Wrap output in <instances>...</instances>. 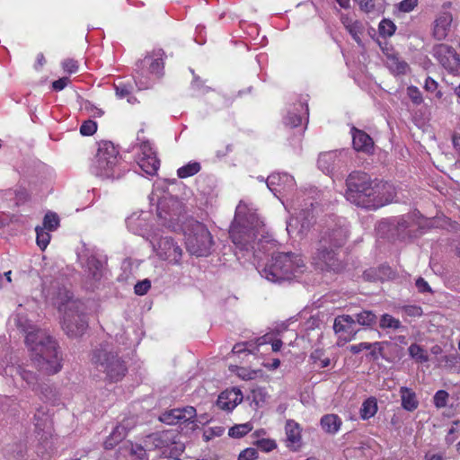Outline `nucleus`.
Here are the masks:
<instances>
[{"label":"nucleus","instance_id":"obj_7","mask_svg":"<svg viewBox=\"0 0 460 460\" xmlns=\"http://www.w3.org/2000/svg\"><path fill=\"white\" fill-rule=\"evenodd\" d=\"M119 162V150L114 144L111 141H102L99 144L91 172L103 179L119 178L122 175Z\"/></svg>","mask_w":460,"mask_h":460},{"label":"nucleus","instance_id":"obj_2","mask_svg":"<svg viewBox=\"0 0 460 460\" xmlns=\"http://www.w3.org/2000/svg\"><path fill=\"white\" fill-rule=\"evenodd\" d=\"M25 342L32 351V360L39 371L46 375L58 373L62 365V356L56 340L41 330L29 332Z\"/></svg>","mask_w":460,"mask_h":460},{"label":"nucleus","instance_id":"obj_12","mask_svg":"<svg viewBox=\"0 0 460 460\" xmlns=\"http://www.w3.org/2000/svg\"><path fill=\"white\" fill-rule=\"evenodd\" d=\"M137 163L146 174L154 176L157 173L160 168V160L148 141H143L140 144Z\"/></svg>","mask_w":460,"mask_h":460},{"label":"nucleus","instance_id":"obj_18","mask_svg":"<svg viewBox=\"0 0 460 460\" xmlns=\"http://www.w3.org/2000/svg\"><path fill=\"white\" fill-rule=\"evenodd\" d=\"M452 21L450 13H443L436 18L433 27V36L436 40H442L447 36Z\"/></svg>","mask_w":460,"mask_h":460},{"label":"nucleus","instance_id":"obj_40","mask_svg":"<svg viewBox=\"0 0 460 460\" xmlns=\"http://www.w3.org/2000/svg\"><path fill=\"white\" fill-rule=\"evenodd\" d=\"M448 397H449V394L446 390H438L433 397L434 405L438 409L446 407V405L447 403Z\"/></svg>","mask_w":460,"mask_h":460},{"label":"nucleus","instance_id":"obj_4","mask_svg":"<svg viewBox=\"0 0 460 460\" xmlns=\"http://www.w3.org/2000/svg\"><path fill=\"white\" fill-rule=\"evenodd\" d=\"M237 208L234 219L230 226L229 235L232 242L240 250H249L256 240L262 222L252 213H243Z\"/></svg>","mask_w":460,"mask_h":460},{"label":"nucleus","instance_id":"obj_29","mask_svg":"<svg viewBox=\"0 0 460 460\" xmlns=\"http://www.w3.org/2000/svg\"><path fill=\"white\" fill-rule=\"evenodd\" d=\"M379 326L383 330H398L402 327V323L398 319L394 318L391 314H384L380 318Z\"/></svg>","mask_w":460,"mask_h":460},{"label":"nucleus","instance_id":"obj_8","mask_svg":"<svg viewBox=\"0 0 460 460\" xmlns=\"http://www.w3.org/2000/svg\"><path fill=\"white\" fill-rule=\"evenodd\" d=\"M165 58V52L161 48H156L147 52L143 59L136 63V75H134L136 81H138L139 84L147 87L148 81L152 79V77L160 78L163 76Z\"/></svg>","mask_w":460,"mask_h":460},{"label":"nucleus","instance_id":"obj_59","mask_svg":"<svg viewBox=\"0 0 460 460\" xmlns=\"http://www.w3.org/2000/svg\"><path fill=\"white\" fill-rule=\"evenodd\" d=\"M116 94L119 98H125L130 94V89L128 86L119 84L115 85Z\"/></svg>","mask_w":460,"mask_h":460},{"label":"nucleus","instance_id":"obj_32","mask_svg":"<svg viewBox=\"0 0 460 460\" xmlns=\"http://www.w3.org/2000/svg\"><path fill=\"white\" fill-rule=\"evenodd\" d=\"M36 242L40 250L44 251L50 242V234L46 229L37 226L36 229Z\"/></svg>","mask_w":460,"mask_h":460},{"label":"nucleus","instance_id":"obj_5","mask_svg":"<svg viewBox=\"0 0 460 460\" xmlns=\"http://www.w3.org/2000/svg\"><path fill=\"white\" fill-rule=\"evenodd\" d=\"M305 268L304 259L294 252H278L273 254L271 262L263 269L264 277L271 282L291 279L303 273Z\"/></svg>","mask_w":460,"mask_h":460},{"label":"nucleus","instance_id":"obj_52","mask_svg":"<svg viewBox=\"0 0 460 460\" xmlns=\"http://www.w3.org/2000/svg\"><path fill=\"white\" fill-rule=\"evenodd\" d=\"M257 457V450L252 447H248L239 454L238 460H255Z\"/></svg>","mask_w":460,"mask_h":460},{"label":"nucleus","instance_id":"obj_47","mask_svg":"<svg viewBox=\"0 0 460 460\" xmlns=\"http://www.w3.org/2000/svg\"><path fill=\"white\" fill-rule=\"evenodd\" d=\"M284 123L290 128H296L302 124V117L295 112L289 111L285 118Z\"/></svg>","mask_w":460,"mask_h":460},{"label":"nucleus","instance_id":"obj_44","mask_svg":"<svg viewBox=\"0 0 460 460\" xmlns=\"http://www.w3.org/2000/svg\"><path fill=\"white\" fill-rule=\"evenodd\" d=\"M236 375L243 380H252L258 376L259 371L237 367Z\"/></svg>","mask_w":460,"mask_h":460},{"label":"nucleus","instance_id":"obj_21","mask_svg":"<svg viewBox=\"0 0 460 460\" xmlns=\"http://www.w3.org/2000/svg\"><path fill=\"white\" fill-rule=\"evenodd\" d=\"M341 419L336 414H326L321 419V426L327 433H337L341 429Z\"/></svg>","mask_w":460,"mask_h":460},{"label":"nucleus","instance_id":"obj_26","mask_svg":"<svg viewBox=\"0 0 460 460\" xmlns=\"http://www.w3.org/2000/svg\"><path fill=\"white\" fill-rule=\"evenodd\" d=\"M359 6V9L367 13L373 14L374 16H379L384 13L382 6H376L375 0H354Z\"/></svg>","mask_w":460,"mask_h":460},{"label":"nucleus","instance_id":"obj_17","mask_svg":"<svg viewBox=\"0 0 460 460\" xmlns=\"http://www.w3.org/2000/svg\"><path fill=\"white\" fill-rule=\"evenodd\" d=\"M352 144L353 147L357 151L370 153L374 148V141L371 137L365 131L352 128Z\"/></svg>","mask_w":460,"mask_h":460},{"label":"nucleus","instance_id":"obj_34","mask_svg":"<svg viewBox=\"0 0 460 460\" xmlns=\"http://www.w3.org/2000/svg\"><path fill=\"white\" fill-rule=\"evenodd\" d=\"M19 375L22 379L27 383L29 387H31L32 390L36 389L38 377L34 372L20 367Z\"/></svg>","mask_w":460,"mask_h":460},{"label":"nucleus","instance_id":"obj_42","mask_svg":"<svg viewBox=\"0 0 460 460\" xmlns=\"http://www.w3.org/2000/svg\"><path fill=\"white\" fill-rule=\"evenodd\" d=\"M407 94H408L409 98L411 99V101L415 105H420V103H422V102H423L422 94L417 86H414V85L409 86L407 88Z\"/></svg>","mask_w":460,"mask_h":460},{"label":"nucleus","instance_id":"obj_30","mask_svg":"<svg viewBox=\"0 0 460 460\" xmlns=\"http://www.w3.org/2000/svg\"><path fill=\"white\" fill-rule=\"evenodd\" d=\"M396 25L389 19H383L378 25V31L381 37L387 38L394 34Z\"/></svg>","mask_w":460,"mask_h":460},{"label":"nucleus","instance_id":"obj_39","mask_svg":"<svg viewBox=\"0 0 460 460\" xmlns=\"http://www.w3.org/2000/svg\"><path fill=\"white\" fill-rule=\"evenodd\" d=\"M97 130V123L94 120H84L80 127V133L83 136H93Z\"/></svg>","mask_w":460,"mask_h":460},{"label":"nucleus","instance_id":"obj_54","mask_svg":"<svg viewBox=\"0 0 460 460\" xmlns=\"http://www.w3.org/2000/svg\"><path fill=\"white\" fill-rule=\"evenodd\" d=\"M424 460H447L443 452L429 450L424 455Z\"/></svg>","mask_w":460,"mask_h":460},{"label":"nucleus","instance_id":"obj_27","mask_svg":"<svg viewBox=\"0 0 460 460\" xmlns=\"http://www.w3.org/2000/svg\"><path fill=\"white\" fill-rule=\"evenodd\" d=\"M310 361L319 368L327 367L331 364V360L325 356V352L322 349H315L309 357Z\"/></svg>","mask_w":460,"mask_h":460},{"label":"nucleus","instance_id":"obj_35","mask_svg":"<svg viewBox=\"0 0 460 460\" xmlns=\"http://www.w3.org/2000/svg\"><path fill=\"white\" fill-rule=\"evenodd\" d=\"M180 411L181 413L177 415L180 423L194 421L197 415L196 409L194 407L186 406L180 408Z\"/></svg>","mask_w":460,"mask_h":460},{"label":"nucleus","instance_id":"obj_15","mask_svg":"<svg viewBox=\"0 0 460 460\" xmlns=\"http://www.w3.org/2000/svg\"><path fill=\"white\" fill-rule=\"evenodd\" d=\"M243 401V394L238 388L226 389L217 397V406L224 411H233Z\"/></svg>","mask_w":460,"mask_h":460},{"label":"nucleus","instance_id":"obj_20","mask_svg":"<svg viewBox=\"0 0 460 460\" xmlns=\"http://www.w3.org/2000/svg\"><path fill=\"white\" fill-rule=\"evenodd\" d=\"M400 395L402 401V407L408 411H413L419 406V401L417 399L416 393L406 386H402L400 388Z\"/></svg>","mask_w":460,"mask_h":460},{"label":"nucleus","instance_id":"obj_49","mask_svg":"<svg viewBox=\"0 0 460 460\" xmlns=\"http://www.w3.org/2000/svg\"><path fill=\"white\" fill-rule=\"evenodd\" d=\"M151 288V282L149 279H146L144 280L138 281L135 287L134 291L138 296L146 295L148 290Z\"/></svg>","mask_w":460,"mask_h":460},{"label":"nucleus","instance_id":"obj_1","mask_svg":"<svg viewBox=\"0 0 460 460\" xmlns=\"http://www.w3.org/2000/svg\"><path fill=\"white\" fill-rule=\"evenodd\" d=\"M395 196L392 183L372 179L365 172L353 171L346 179L345 198L358 208L376 210L393 202Z\"/></svg>","mask_w":460,"mask_h":460},{"label":"nucleus","instance_id":"obj_31","mask_svg":"<svg viewBox=\"0 0 460 460\" xmlns=\"http://www.w3.org/2000/svg\"><path fill=\"white\" fill-rule=\"evenodd\" d=\"M357 322L363 326H373L377 320L376 315L368 310H364L356 315Z\"/></svg>","mask_w":460,"mask_h":460},{"label":"nucleus","instance_id":"obj_50","mask_svg":"<svg viewBox=\"0 0 460 460\" xmlns=\"http://www.w3.org/2000/svg\"><path fill=\"white\" fill-rule=\"evenodd\" d=\"M373 346L379 347V342L378 341L374 342V343L360 342L358 344L351 345L349 347V350L353 354H358V353L361 352L364 349H372Z\"/></svg>","mask_w":460,"mask_h":460},{"label":"nucleus","instance_id":"obj_10","mask_svg":"<svg viewBox=\"0 0 460 460\" xmlns=\"http://www.w3.org/2000/svg\"><path fill=\"white\" fill-rule=\"evenodd\" d=\"M213 244L210 232L204 225H198L186 240L188 251L197 257L207 256Z\"/></svg>","mask_w":460,"mask_h":460},{"label":"nucleus","instance_id":"obj_38","mask_svg":"<svg viewBox=\"0 0 460 460\" xmlns=\"http://www.w3.org/2000/svg\"><path fill=\"white\" fill-rule=\"evenodd\" d=\"M180 413V408L170 410L162 414V416L160 417V420L168 425L178 424L180 422L177 415Z\"/></svg>","mask_w":460,"mask_h":460},{"label":"nucleus","instance_id":"obj_62","mask_svg":"<svg viewBox=\"0 0 460 460\" xmlns=\"http://www.w3.org/2000/svg\"><path fill=\"white\" fill-rule=\"evenodd\" d=\"M132 450L134 454H137L140 459H144L146 456V450L141 446H136V448Z\"/></svg>","mask_w":460,"mask_h":460},{"label":"nucleus","instance_id":"obj_60","mask_svg":"<svg viewBox=\"0 0 460 460\" xmlns=\"http://www.w3.org/2000/svg\"><path fill=\"white\" fill-rule=\"evenodd\" d=\"M438 87V82L430 76H428L425 80L424 88L428 92H435Z\"/></svg>","mask_w":460,"mask_h":460},{"label":"nucleus","instance_id":"obj_19","mask_svg":"<svg viewBox=\"0 0 460 460\" xmlns=\"http://www.w3.org/2000/svg\"><path fill=\"white\" fill-rule=\"evenodd\" d=\"M355 320L350 315H341L335 318L333 329L336 333H346V341L354 338L356 332L354 331Z\"/></svg>","mask_w":460,"mask_h":460},{"label":"nucleus","instance_id":"obj_36","mask_svg":"<svg viewBox=\"0 0 460 460\" xmlns=\"http://www.w3.org/2000/svg\"><path fill=\"white\" fill-rule=\"evenodd\" d=\"M409 353L413 358H416L420 362L428 361L429 358L425 349L416 343H413L409 347Z\"/></svg>","mask_w":460,"mask_h":460},{"label":"nucleus","instance_id":"obj_14","mask_svg":"<svg viewBox=\"0 0 460 460\" xmlns=\"http://www.w3.org/2000/svg\"><path fill=\"white\" fill-rule=\"evenodd\" d=\"M349 237V231L346 226L334 224L332 228L322 234L321 239H326L325 242L335 248L342 246Z\"/></svg>","mask_w":460,"mask_h":460},{"label":"nucleus","instance_id":"obj_25","mask_svg":"<svg viewBox=\"0 0 460 460\" xmlns=\"http://www.w3.org/2000/svg\"><path fill=\"white\" fill-rule=\"evenodd\" d=\"M124 429L122 425H118L104 441V448L110 450L118 445L126 436Z\"/></svg>","mask_w":460,"mask_h":460},{"label":"nucleus","instance_id":"obj_16","mask_svg":"<svg viewBox=\"0 0 460 460\" xmlns=\"http://www.w3.org/2000/svg\"><path fill=\"white\" fill-rule=\"evenodd\" d=\"M177 433L172 429L163 430L150 436L155 447L164 449V453L166 449H170L171 452L174 448L177 449Z\"/></svg>","mask_w":460,"mask_h":460},{"label":"nucleus","instance_id":"obj_61","mask_svg":"<svg viewBox=\"0 0 460 460\" xmlns=\"http://www.w3.org/2000/svg\"><path fill=\"white\" fill-rule=\"evenodd\" d=\"M341 23L344 25L346 30L350 26H353L354 23H357L358 21H353L349 15H342L341 18Z\"/></svg>","mask_w":460,"mask_h":460},{"label":"nucleus","instance_id":"obj_11","mask_svg":"<svg viewBox=\"0 0 460 460\" xmlns=\"http://www.w3.org/2000/svg\"><path fill=\"white\" fill-rule=\"evenodd\" d=\"M433 57L449 74L460 75V57L453 47L443 43L436 45Z\"/></svg>","mask_w":460,"mask_h":460},{"label":"nucleus","instance_id":"obj_33","mask_svg":"<svg viewBox=\"0 0 460 460\" xmlns=\"http://www.w3.org/2000/svg\"><path fill=\"white\" fill-rule=\"evenodd\" d=\"M252 429V427L250 423L237 424L229 429L228 435L239 438L248 434Z\"/></svg>","mask_w":460,"mask_h":460},{"label":"nucleus","instance_id":"obj_58","mask_svg":"<svg viewBox=\"0 0 460 460\" xmlns=\"http://www.w3.org/2000/svg\"><path fill=\"white\" fill-rule=\"evenodd\" d=\"M383 349L382 343L379 342V347L373 346L372 349H368L369 353L367 356L372 360H377L379 356L382 355Z\"/></svg>","mask_w":460,"mask_h":460},{"label":"nucleus","instance_id":"obj_22","mask_svg":"<svg viewBox=\"0 0 460 460\" xmlns=\"http://www.w3.org/2000/svg\"><path fill=\"white\" fill-rule=\"evenodd\" d=\"M286 434L289 443L299 447L301 444V428L298 423L292 420H288L286 423Z\"/></svg>","mask_w":460,"mask_h":460},{"label":"nucleus","instance_id":"obj_43","mask_svg":"<svg viewBox=\"0 0 460 460\" xmlns=\"http://www.w3.org/2000/svg\"><path fill=\"white\" fill-rule=\"evenodd\" d=\"M62 68L64 72L72 75L75 74L79 69V63L77 60L73 58H66L65 59L62 64Z\"/></svg>","mask_w":460,"mask_h":460},{"label":"nucleus","instance_id":"obj_41","mask_svg":"<svg viewBox=\"0 0 460 460\" xmlns=\"http://www.w3.org/2000/svg\"><path fill=\"white\" fill-rule=\"evenodd\" d=\"M89 270L91 271L94 279H100L102 277V262L97 259H91L88 261Z\"/></svg>","mask_w":460,"mask_h":460},{"label":"nucleus","instance_id":"obj_57","mask_svg":"<svg viewBox=\"0 0 460 460\" xmlns=\"http://www.w3.org/2000/svg\"><path fill=\"white\" fill-rule=\"evenodd\" d=\"M47 414L45 411H38V414L34 415L35 426L40 429H43L45 427V420Z\"/></svg>","mask_w":460,"mask_h":460},{"label":"nucleus","instance_id":"obj_37","mask_svg":"<svg viewBox=\"0 0 460 460\" xmlns=\"http://www.w3.org/2000/svg\"><path fill=\"white\" fill-rule=\"evenodd\" d=\"M59 226V218L56 213H47L43 218V227L48 231H54Z\"/></svg>","mask_w":460,"mask_h":460},{"label":"nucleus","instance_id":"obj_13","mask_svg":"<svg viewBox=\"0 0 460 460\" xmlns=\"http://www.w3.org/2000/svg\"><path fill=\"white\" fill-rule=\"evenodd\" d=\"M157 255L164 261L178 264L181 259L182 250L171 237H163L158 243Z\"/></svg>","mask_w":460,"mask_h":460},{"label":"nucleus","instance_id":"obj_55","mask_svg":"<svg viewBox=\"0 0 460 460\" xmlns=\"http://www.w3.org/2000/svg\"><path fill=\"white\" fill-rule=\"evenodd\" d=\"M258 447L262 451L270 452L277 447V444L274 440H271V439H261L259 441Z\"/></svg>","mask_w":460,"mask_h":460},{"label":"nucleus","instance_id":"obj_28","mask_svg":"<svg viewBox=\"0 0 460 460\" xmlns=\"http://www.w3.org/2000/svg\"><path fill=\"white\" fill-rule=\"evenodd\" d=\"M201 170L199 162H190L177 170V176L181 179L194 176Z\"/></svg>","mask_w":460,"mask_h":460},{"label":"nucleus","instance_id":"obj_53","mask_svg":"<svg viewBox=\"0 0 460 460\" xmlns=\"http://www.w3.org/2000/svg\"><path fill=\"white\" fill-rule=\"evenodd\" d=\"M71 80L67 76L61 77L58 80L52 82V89L56 92L62 91L65 89L69 84Z\"/></svg>","mask_w":460,"mask_h":460},{"label":"nucleus","instance_id":"obj_56","mask_svg":"<svg viewBox=\"0 0 460 460\" xmlns=\"http://www.w3.org/2000/svg\"><path fill=\"white\" fill-rule=\"evenodd\" d=\"M415 284L420 293H432L430 286L423 278L417 279Z\"/></svg>","mask_w":460,"mask_h":460},{"label":"nucleus","instance_id":"obj_64","mask_svg":"<svg viewBox=\"0 0 460 460\" xmlns=\"http://www.w3.org/2000/svg\"><path fill=\"white\" fill-rule=\"evenodd\" d=\"M282 341L281 340H275L272 343H271V347H272V350L277 352L279 350H280L281 347H282Z\"/></svg>","mask_w":460,"mask_h":460},{"label":"nucleus","instance_id":"obj_45","mask_svg":"<svg viewBox=\"0 0 460 460\" xmlns=\"http://www.w3.org/2000/svg\"><path fill=\"white\" fill-rule=\"evenodd\" d=\"M363 30L364 28L359 21L357 23H354L353 26L347 29L352 39L358 44L361 43L360 35L363 33Z\"/></svg>","mask_w":460,"mask_h":460},{"label":"nucleus","instance_id":"obj_48","mask_svg":"<svg viewBox=\"0 0 460 460\" xmlns=\"http://www.w3.org/2000/svg\"><path fill=\"white\" fill-rule=\"evenodd\" d=\"M419 0H402L397 4L400 12L410 13L417 7Z\"/></svg>","mask_w":460,"mask_h":460},{"label":"nucleus","instance_id":"obj_24","mask_svg":"<svg viewBox=\"0 0 460 460\" xmlns=\"http://www.w3.org/2000/svg\"><path fill=\"white\" fill-rule=\"evenodd\" d=\"M387 66L393 73L397 75H405L409 70L407 62L395 55L388 56Z\"/></svg>","mask_w":460,"mask_h":460},{"label":"nucleus","instance_id":"obj_63","mask_svg":"<svg viewBox=\"0 0 460 460\" xmlns=\"http://www.w3.org/2000/svg\"><path fill=\"white\" fill-rule=\"evenodd\" d=\"M452 142L455 149L460 153V134L453 135Z\"/></svg>","mask_w":460,"mask_h":460},{"label":"nucleus","instance_id":"obj_9","mask_svg":"<svg viewBox=\"0 0 460 460\" xmlns=\"http://www.w3.org/2000/svg\"><path fill=\"white\" fill-rule=\"evenodd\" d=\"M325 240H319L316 251L312 256V263L321 270L339 272L343 269V266L337 258L335 247L330 246Z\"/></svg>","mask_w":460,"mask_h":460},{"label":"nucleus","instance_id":"obj_46","mask_svg":"<svg viewBox=\"0 0 460 460\" xmlns=\"http://www.w3.org/2000/svg\"><path fill=\"white\" fill-rule=\"evenodd\" d=\"M402 311L408 316L420 317L423 314V310L420 305H408L402 307Z\"/></svg>","mask_w":460,"mask_h":460},{"label":"nucleus","instance_id":"obj_51","mask_svg":"<svg viewBox=\"0 0 460 460\" xmlns=\"http://www.w3.org/2000/svg\"><path fill=\"white\" fill-rule=\"evenodd\" d=\"M393 225L398 233H403L407 228L410 227V222L408 217L405 216L394 219Z\"/></svg>","mask_w":460,"mask_h":460},{"label":"nucleus","instance_id":"obj_6","mask_svg":"<svg viewBox=\"0 0 460 460\" xmlns=\"http://www.w3.org/2000/svg\"><path fill=\"white\" fill-rule=\"evenodd\" d=\"M91 362L94 368L104 374L109 383H117L128 373L126 362L113 350L100 348L93 351Z\"/></svg>","mask_w":460,"mask_h":460},{"label":"nucleus","instance_id":"obj_3","mask_svg":"<svg viewBox=\"0 0 460 460\" xmlns=\"http://www.w3.org/2000/svg\"><path fill=\"white\" fill-rule=\"evenodd\" d=\"M56 304L58 311L63 313L62 328L69 337H79L88 324L84 314L79 313V302L73 299V294L66 289H59Z\"/></svg>","mask_w":460,"mask_h":460},{"label":"nucleus","instance_id":"obj_23","mask_svg":"<svg viewBox=\"0 0 460 460\" xmlns=\"http://www.w3.org/2000/svg\"><path fill=\"white\" fill-rule=\"evenodd\" d=\"M378 406H377V400L376 397H368L366 399L360 408L359 414L360 418L363 420H369L370 418L374 417L376 413L377 412Z\"/></svg>","mask_w":460,"mask_h":460}]
</instances>
